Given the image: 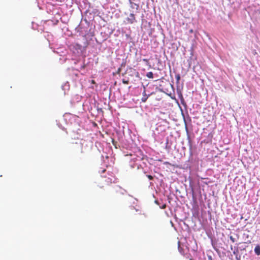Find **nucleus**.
Segmentation results:
<instances>
[{
    "mask_svg": "<svg viewBox=\"0 0 260 260\" xmlns=\"http://www.w3.org/2000/svg\"><path fill=\"white\" fill-rule=\"evenodd\" d=\"M193 32V30L192 29H191L189 30V32L190 33H192Z\"/></svg>",
    "mask_w": 260,
    "mask_h": 260,
    "instance_id": "13",
    "label": "nucleus"
},
{
    "mask_svg": "<svg viewBox=\"0 0 260 260\" xmlns=\"http://www.w3.org/2000/svg\"><path fill=\"white\" fill-rule=\"evenodd\" d=\"M166 208V205H164V206H162V208L164 209V208Z\"/></svg>",
    "mask_w": 260,
    "mask_h": 260,
    "instance_id": "15",
    "label": "nucleus"
},
{
    "mask_svg": "<svg viewBox=\"0 0 260 260\" xmlns=\"http://www.w3.org/2000/svg\"><path fill=\"white\" fill-rule=\"evenodd\" d=\"M91 83H92V84H95V82L94 80H92L91 81Z\"/></svg>",
    "mask_w": 260,
    "mask_h": 260,
    "instance_id": "14",
    "label": "nucleus"
},
{
    "mask_svg": "<svg viewBox=\"0 0 260 260\" xmlns=\"http://www.w3.org/2000/svg\"><path fill=\"white\" fill-rule=\"evenodd\" d=\"M254 252L257 255H260V246L257 245L254 248Z\"/></svg>",
    "mask_w": 260,
    "mask_h": 260,
    "instance_id": "5",
    "label": "nucleus"
},
{
    "mask_svg": "<svg viewBox=\"0 0 260 260\" xmlns=\"http://www.w3.org/2000/svg\"><path fill=\"white\" fill-rule=\"evenodd\" d=\"M125 192L126 191L124 189L121 188L120 187H118L115 190V197L116 198H119L120 195H123Z\"/></svg>",
    "mask_w": 260,
    "mask_h": 260,
    "instance_id": "2",
    "label": "nucleus"
},
{
    "mask_svg": "<svg viewBox=\"0 0 260 260\" xmlns=\"http://www.w3.org/2000/svg\"><path fill=\"white\" fill-rule=\"evenodd\" d=\"M175 78L176 79V82L178 83L180 80V76L179 74H177L175 75Z\"/></svg>",
    "mask_w": 260,
    "mask_h": 260,
    "instance_id": "8",
    "label": "nucleus"
},
{
    "mask_svg": "<svg viewBox=\"0 0 260 260\" xmlns=\"http://www.w3.org/2000/svg\"><path fill=\"white\" fill-rule=\"evenodd\" d=\"M143 60L146 62H148V60L147 59H143Z\"/></svg>",
    "mask_w": 260,
    "mask_h": 260,
    "instance_id": "11",
    "label": "nucleus"
},
{
    "mask_svg": "<svg viewBox=\"0 0 260 260\" xmlns=\"http://www.w3.org/2000/svg\"><path fill=\"white\" fill-rule=\"evenodd\" d=\"M146 76L148 78H153V74L152 72H149L146 74Z\"/></svg>",
    "mask_w": 260,
    "mask_h": 260,
    "instance_id": "6",
    "label": "nucleus"
},
{
    "mask_svg": "<svg viewBox=\"0 0 260 260\" xmlns=\"http://www.w3.org/2000/svg\"><path fill=\"white\" fill-rule=\"evenodd\" d=\"M130 5H131V7L132 9H136V10H138L139 7V6L138 4L133 3V2H131V1H130Z\"/></svg>",
    "mask_w": 260,
    "mask_h": 260,
    "instance_id": "4",
    "label": "nucleus"
},
{
    "mask_svg": "<svg viewBox=\"0 0 260 260\" xmlns=\"http://www.w3.org/2000/svg\"><path fill=\"white\" fill-rule=\"evenodd\" d=\"M143 92H142V97L141 98V101L143 103H145L147 99H148V98L152 94H153V92H151L149 94H147L146 93V87L143 85Z\"/></svg>",
    "mask_w": 260,
    "mask_h": 260,
    "instance_id": "1",
    "label": "nucleus"
},
{
    "mask_svg": "<svg viewBox=\"0 0 260 260\" xmlns=\"http://www.w3.org/2000/svg\"><path fill=\"white\" fill-rule=\"evenodd\" d=\"M230 238L233 243L235 242V239L233 237V236H230Z\"/></svg>",
    "mask_w": 260,
    "mask_h": 260,
    "instance_id": "10",
    "label": "nucleus"
},
{
    "mask_svg": "<svg viewBox=\"0 0 260 260\" xmlns=\"http://www.w3.org/2000/svg\"><path fill=\"white\" fill-rule=\"evenodd\" d=\"M105 171H106L105 169H103L102 170H101V173H104Z\"/></svg>",
    "mask_w": 260,
    "mask_h": 260,
    "instance_id": "12",
    "label": "nucleus"
},
{
    "mask_svg": "<svg viewBox=\"0 0 260 260\" xmlns=\"http://www.w3.org/2000/svg\"><path fill=\"white\" fill-rule=\"evenodd\" d=\"M127 23L129 24H133L136 22L135 14L134 13H131L128 17L126 18Z\"/></svg>",
    "mask_w": 260,
    "mask_h": 260,
    "instance_id": "3",
    "label": "nucleus"
},
{
    "mask_svg": "<svg viewBox=\"0 0 260 260\" xmlns=\"http://www.w3.org/2000/svg\"><path fill=\"white\" fill-rule=\"evenodd\" d=\"M147 176L148 178L150 180H151L153 179V177L151 175H148Z\"/></svg>",
    "mask_w": 260,
    "mask_h": 260,
    "instance_id": "9",
    "label": "nucleus"
},
{
    "mask_svg": "<svg viewBox=\"0 0 260 260\" xmlns=\"http://www.w3.org/2000/svg\"><path fill=\"white\" fill-rule=\"evenodd\" d=\"M122 83L124 84H128L129 82V79L128 78H124L122 79Z\"/></svg>",
    "mask_w": 260,
    "mask_h": 260,
    "instance_id": "7",
    "label": "nucleus"
}]
</instances>
